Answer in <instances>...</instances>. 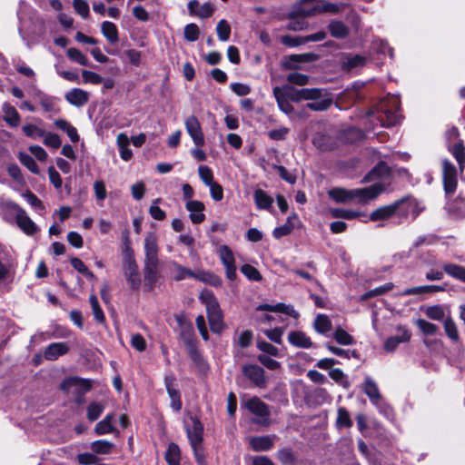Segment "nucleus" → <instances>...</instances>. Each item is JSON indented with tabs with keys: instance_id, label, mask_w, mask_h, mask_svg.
<instances>
[{
	"instance_id": "a211bd4d",
	"label": "nucleus",
	"mask_w": 465,
	"mask_h": 465,
	"mask_svg": "<svg viewBox=\"0 0 465 465\" xmlns=\"http://www.w3.org/2000/svg\"><path fill=\"white\" fill-rule=\"evenodd\" d=\"M185 207L190 213V219L193 223L198 224L204 221V204L202 202L191 200L186 203Z\"/></svg>"
},
{
	"instance_id": "f257e3e1",
	"label": "nucleus",
	"mask_w": 465,
	"mask_h": 465,
	"mask_svg": "<svg viewBox=\"0 0 465 465\" xmlns=\"http://www.w3.org/2000/svg\"><path fill=\"white\" fill-rule=\"evenodd\" d=\"M390 176L389 166L383 162L379 163L362 180L363 183L373 182L374 183L368 187L353 189L354 202L364 204L376 199L381 193L387 191V186L390 184L387 180Z\"/></svg>"
},
{
	"instance_id": "9b49d317",
	"label": "nucleus",
	"mask_w": 465,
	"mask_h": 465,
	"mask_svg": "<svg viewBox=\"0 0 465 465\" xmlns=\"http://www.w3.org/2000/svg\"><path fill=\"white\" fill-rule=\"evenodd\" d=\"M184 126L195 146L202 147L205 141L202 124L198 118L194 115L188 116L184 120Z\"/></svg>"
},
{
	"instance_id": "13d9d810",
	"label": "nucleus",
	"mask_w": 465,
	"mask_h": 465,
	"mask_svg": "<svg viewBox=\"0 0 465 465\" xmlns=\"http://www.w3.org/2000/svg\"><path fill=\"white\" fill-rule=\"evenodd\" d=\"M415 323L419 330L425 335H434L438 331V327L435 324L424 319H418Z\"/></svg>"
},
{
	"instance_id": "de8ad7c7",
	"label": "nucleus",
	"mask_w": 465,
	"mask_h": 465,
	"mask_svg": "<svg viewBox=\"0 0 465 465\" xmlns=\"http://www.w3.org/2000/svg\"><path fill=\"white\" fill-rule=\"evenodd\" d=\"M19 161L23 165H25L31 173L35 174H39L40 169L36 163V162L34 160V158L25 153H19Z\"/></svg>"
},
{
	"instance_id": "2f4dec72",
	"label": "nucleus",
	"mask_w": 465,
	"mask_h": 465,
	"mask_svg": "<svg viewBox=\"0 0 465 465\" xmlns=\"http://www.w3.org/2000/svg\"><path fill=\"white\" fill-rule=\"evenodd\" d=\"M273 95L276 99L279 109L288 116L292 117L294 114V108L290 104V101L282 94L279 86L273 88Z\"/></svg>"
},
{
	"instance_id": "423d86ee",
	"label": "nucleus",
	"mask_w": 465,
	"mask_h": 465,
	"mask_svg": "<svg viewBox=\"0 0 465 465\" xmlns=\"http://www.w3.org/2000/svg\"><path fill=\"white\" fill-rule=\"evenodd\" d=\"M123 255V272L126 279L127 283L133 290H137L141 286V276L138 265L134 259L133 249L129 244H126L122 252Z\"/></svg>"
},
{
	"instance_id": "cd10ccee",
	"label": "nucleus",
	"mask_w": 465,
	"mask_h": 465,
	"mask_svg": "<svg viewBox=\"0 0 465 465\" xmlns=\"http://www.w3.org/2000/svg\"><path fill=\"white\" fill-rule=\"evenodd\" d=\"M54 124L57 129L65 133L72 143H77L80 140L76 128L65 119H57L54 122Z\"/></svg>"
},
{
	"instance_id": "6e6d98bb",
	"label": "nucleus",
	"mask_w": 465,
	"mask_h": 465,
	"mask_svg": "<svg viewBox=\"0 0 465 465\" xmlns=\"http://www.w3.org/2000/svg\"><path fill=\"white\" fill-rule=\"evenodd\" d=\"M331 214L333 218H342L346 220H352L361 215V213L353 211V210H346V209H331Z\"/></svg>"
},
{
	"instance_id": "4be33fe9",
	"label": "nucleus",
	"mask_w": 465,
	"mask_h": 465,
	"mask_svg": "<svg viewBox=\"0 0 465 465\" xmlns=\"http://www.w3.org/2000/svg\"><path fill=\"white\" fill-rule=\"evenodd\" d=\"M399 334L390 337L384 343V348L388 351H393L400 343L407 342L411 339V332L405 328H399Z\"/></svg>"
},
{
	"instance_id": "412c9836",
	"label": "nucleus",
	"mask_w": 465,
	"mask_h": 465,
	"mask_svg": "<svg viewBox=\"0 0 465 465\" xmlns=\"http://www.w3.org/2000/svg\"><path fill=\"white\" fill-rule=\"evenodd\" d=\"M68 351L69 346L65 342H54L46 347L44 356L47 361H55Z\"/></svg>"
},
{
	"instance_id": "c85d7f7f",
	"label": "nucleus",
	"mask_w": 465,
	"mask_h": 465,
	"mask_svg": "<svg viewBox=\"0 0 465 465\" xmlns=\"http://www.w3.org/2000/svg\"><path fill=\"white\" fill-rule=\"evenodd\" d=\"M116 143L119 148L120 156L124 161H129L133 157V152L129 148L130 139L126 134L121 133L117 135Z\"/></svg>"
},
{
	"instance_id": "a878e982",
	"label": "nucleus",
	"mask_w": 465,
	"mask_h": 465,
	"mask_svg": "<svg viewBox=\"0 0 465 465\" xmlns=\"http://www.w3.org/2000/svg\"><path fill=\"white\" fill-rule=\"evenodd\" d=\"M188 8L192 14L201 18L210 17L214 11V7L211 3H204L199 5L196 0L191 1L188 5Z\"/></svg>"
},
{
	"instance_id": "052dcab7",
	"label": "nucleus",
	"mask_w": 465,
	"mask_h": 465,
	"mask_svg": "<svg viewBox=\"0 0 465 465\" xmlns=\"http://www.w3.org/2000/svg\"><path fill=\"white\" fill-rule=\"evenodd\" d=\"M336 425L339 428L345 427L350 428L352 426L349 412L344 408L338 409V416L336 420Z\"/></svg>"
},
{
	"instance_id": "a19ab883",
	"label": "nucleus",
	"mask_w": 465,
	"mask_h": 465,
	"mask_svg": "<svg viewBox=\"0 0 465 465\" xmlns=\"http://www.w3.org/2000/svg\"><path fill=\"white\" fill-rule=\"evenodd\" d=\"M101 31L103 35L112 44L118 42V30L116 25L110 22L104 21L102 23Z\"/></svg>"
},
{
	"instance_id": "20e7f679",
	"label": "nucleus",
	"mask_w": 465,
	"mask_h": 465,
	"mask_svg": "<svg viewBox=\"0 0 465 465\" xmlns=\"http://www.w3.org/2000/svg\"><path fill=\"white\" fill-rule=\"evenodd\" d=\"M415 203L411 200H400L391 204L377 208L369 216L372 222H384L394 216H407L413 212Z\"/></svg>"
},
{
	"instance_id": "4c0bfd02",
	"label": "nucleus",
	"mask_w": 465,
	"mask_h": 465,
	"mask_svg": "<svg viewBox=\"0 0 465 465\" xmlns=\"http://www.w3.org/2000/svg\"><path fill=\"white\" fill-rule=\"evenodd\" d=\"M444 272L450 277L465 282V267L455 263H444L442 265Z\"/></svg>"
},
{
	"instance_id": "bb28decb",
	"label": "nucleus",
	"mask_w": 465,
	"mask_h": 465,
	"mask_svg": "<svg viewBox=\"0 0 465 465\" xmlns=\"http://www.w3.org/2000/svg\"><path fill=\"white\" fill-rule=\"evenodd\" d=\"M144 260H159L157 237L153 232L149 233L144 239Z\"/></svg>"
},
{
	"instance_id": "4d7b16f0",
	"label": "nucleus",
	"mask_w": 465,
	"mask_h": 465,
	"mask_svg": "<svg viewBox=\"0 0 465 465\" xmlns=\"http://www.w3.org/2000/svg\"><path fill=\"white\" fill-rule=\"evenodd\" d=\"M329 29L331 35L337 38H342L348 35V28L341 22H331L329 25Z\"/></svg>"
},
{
	"instance_id": "2eb2a0df",
	"label": "nucleus",
	"mask_w": 465,
	"mask_h": 465,
	"mask_svg": "<svg viewBox=\"0 0 465 465\" xmlns=\"http://www.w3.org/2000/svg\"><path fill=\"white\" fill-rule=\"evenodd\" d=\"M23 211L24 209L15 202L5 198H0V213L5 221H15Z\"/></svg>"
},
{
	"instance_id": "864d4df0",
	"label": "nucleus",
	"mask_w": 465,
	"mask_h": 465,
	"mask_svg": "<svg viewBox=\"0 0 465 465\" xmlns=\"http://www.w3.org/2000/svg\"><path fill=\"white\" fill-rule=\"evenodd\" d=\"M23 132L27 137L32 139L42 138L45 135V130L33 124L24 125Z\"/></svg>"
},
{
	"instance_id": "5fc2aeb1",
	"label": "nucleus",
	"mask_w": 465,
	"mask_h": 465,
	"mask_svg": "<svg viewBox=\"0 0 465 465\" xmlns=\"http://www.w3.org/2000/svg\"><path fill=\"white\" fill-rule=\"evenodd\" d=\"M89 302H90L91 308H92L93 314H94L95 321L100 323L104 322V314L102 308L100 307V304H99V302H98L96 296L94 294L90 295Z\"/></svg>"
},
{
	"instance_id": "f704fd0d",
	"label": "nucleus",
	"mask_w": 465,
	"mask_h": 465,
	"mask_svg": "<svg viewBox=\"0 0 465 465\" xmlns=\"http://www.w3.org/2000/svg\"><path fill=\"white\" fill-rule=\"evenodd\" d=\"M314 330L320 334H326L331 328V321L326 314H317L313 322Z\"/></svg>"
},
{
	"instance_id": "9d476101",
	"label": "nucleus",
	"mask_w": 465,
	"mask_h": 465,
	"mask_svg": "<svg viewBox=\"0 0 465 465\" xmlns=\"http://www.w3.org/2000/svg\"><path fill=\"white\" fill-rule=\"evenodd\" d=\"M217 253L225 268L226 277L230 281H234L237 278V267L233 252L229 246L223 244L218 247Z\"/></svg>"
},
{
	"instance_id": "72a5a7b5",
	"label": "nucleus",
	"mask_w": 465,
	"mask_h": 465,
	"mask_svg": "<svg viewBox=\"0 0 465 465\" xmlns=\"http://www.w3.org/2000/svg\"><path fill=\"white\" fill-rule=\"evenodd\" d=\"M62 388L64 391H69L73 388H75L77 390L87 391L91 389V383L88 380H84L80 378H69L65 380L62 383Z\"/></svg>"
},
{
	"instance_id": "aec40b11",
	"label": "nucleus",
	"mask_w": 465,
	"mask_h": 465,
	"mask_svg": "<svg viewBox=\"0 0 465 465\" xmlns=\"http://www.w3.org/2000/svg\"><path fill=\"white\" fill-rule=\"evenodd\" d=\"M289 342L297 348L309 349L313 346L311 338L303 331H292L288 334Z\"/></svg>"
},
{
	"instance_id": "5701e85b",
	"label": "nucleus",
	"mask_w": 465,
	"mask_h": 465,
	"mask_svg": "<svg viewBox=\"0 0 465 465\" xmlns=\"http://www.w3.org/2000/svg\"><path fill=\"white\" fill-rule=\"evenodd\" d=\"M329 196L337 203H350L354 202L353 189L333 188L328 192Z\"/></svg>"
},
{
	"instance_id": "774afa93",
	"label": "nucleus",
	"mask_w": 465,
	"mask_h": 465,
	"mask_svg": "<svg viewBox=\"0 0 465 465\" xmlns=\"http://www.w3.org/2000/svg\"><path fill=\"white\" fill-rule=\"evenodd\" d=\"M45 145L52 148H59L62 144L61 138L54 133H45L43 136Z\"/></svg>"
},
{
	"instance_id": "7ed1b4c3",
	"label": "nucleus",
	"mask_w": 465,
	"mask_h": 465,
	"mask_svg": "<svg viewBox=\"0 0 465 465\" xmlns=\"http://www.w3.org/2000/svg\"><path fill=\"white\" fill-rule=\"evenodd\" d=\"M400 104L401 102L398 96H387L380 103L377 112L371 114V123L382 127L397 124L401 120V114L399 113Z\"/></svg>"
},
{
	"instance_id": "f03ea898",
	"label": "nucleus",
	"mask_w": 465,
	"mask_h": 465,
	"mask_svg": "<svg viewBox=\"0 0 465 465\" xmlns=\"http://www.w3.org/2000/svg\"><path fill=\"white\" fill-rule=\"evenodd\" d=\"M340 5L331 3H323L319 0H300L290 15L288 28L293 31H300L307 26L306 17L314 16L321 13L336 14L340 11Z\"/></svg>"
},
{
	"instance_id": "bf43d9fd",
	"label": "nucleus",
	"mask_w": 465,
	"mask_h": 465,
	"mask_svg": "<svg viewBox=\"0 0 465 465\" xmlns=\"http://www.w3.org/2000/svg\"><path fill=\"white\" fill-rule=\"evenodd\" d=\"M334 339L341 345H351L355 342L353 337L341 328L335 331Z\"/></svg>"
},
{
	"instance_id": "dca6fc26",
	"label": "nucleus",
	"mask_w": 465,
	"mask_h": 465,
	"mask_svg": "<svg viewBox=\"0 0 465 465\" xmlns=\"http://www.w3.org/2000/svg\"><path fill=\"white\" fill-rule=\"evenodd\" d=\"M203 429L198 419L190 417L186 423V433L191 446L202 444Z\"/></svg>"
},
{
	"instance_id": "39448f33",
	"label": "nucleus",
	"mask_w": 465,
	"mask_h": 465,
	"mask_svg": "<svg viewBox=\"0 0 465 465\" xmlns=\"http://www.w3.org/2000/svg\"><path fill=\"white\" fill-rule=\"evenodd\" d=\"M199 299L205 305L211 330L213 332H221L223 329V312L213 292L210 290H203Z\"/></svg>"
},
{
	"instance_id": "e2e57ef3",
	"label": "nucleus",
	"mask_w": 465,
	"mask_h": 465,
	"mask_svg": "<svg viewBox=\"0 0 465 465\" xmlns=\"http://www.w3.org/2000/svg\"><path fill=\"white\" fill-rule=\"evenodd\" d=\"M198 173L201 180L205 185L208 186L214 182L213 171L209 166L200 165L198 167Z\"/></svg>"
},
{
	"instance_id": "1a4fd4ad",
	"label": "nucleus",
	"mask_w": 465,
	"mask_h": 465,
	"mask_svg": "<svg viewBox=\"0 0 465 465\" xmlns=\"http://www.w3.org/2000/svg\"><path fill=\"white\" fill-rule=\"evenodd\" d=\"M242 407L255 416L254 422L259 425L270 424V410L268 405L258 397L242 401Z\"/></svg>"
},
{
	"instance_id": "f8f14e48",
	"label": "nucleus",
	"mask_w": 465,
	"mask_h": 465,
	"mask_svg": "<svg viewBox=\"0 0 465 465\" xmlns=\"http://www.w3.org/2000/svg\"><path fill=\"white\" fill-rule=\"evenodd\" d=\"M164 385L171 400L170 407L173 411L179 412L182 410L183 403L175 377L173 375H166L164 377Z\"/></svg>"
},
{
	"instance_id": "79ce46f5",
	"label": "nucleus",
	"mask_w": 465,
	"mask_h": 465,
	"mask_svg": "<svg viewBox=\"0 0 465 465\" xmlns=\"http://www.w3.org/2000/svg\"><path fill=\"white\" fill-rule=\"evenodd\" d=\"M23 197L40 215H44L45 213V207L42 201L32 192L26 191L23 193Z\"/></svg>"
},
{
	"instance_id": "393cba45",
	"label": "nucleus",
	"mask_w": 465,
	"mask_h": 465,
	"mask_svg": "<svg viewBox=\"0 0 465 465\" xmlns=\"http://www.w3.org/2000/svg\"><path fill=\"white\" fill-rule=\"evenodd\" d=\"M274 436H258L250 439L249 443L255 451H266L272 448Z\"/></svg>"
},
{
	"instance_id": "c756f323",
	"label": "nucleus",
	"mask_w": 465,
	"mask_h": 465,
	"mask_svg": "<svg viewBox=\"0 0 465 465\" xmlns=\"http://www.w3.org/2000/svg\"><path fill=\"white\" fill-rule=\"evenodd\" d=\"M253 199L256 207L260 210H270L273 203V199L262 189L254 191Z\"/></svg>"
},
{
	"instance_id": "ea45409f",
	"label": "nucleus",
	"mask_w": 465,
	"mask_h": 465,
	"mask_svg": "<svg viewBox=\"0 0 465 465\" xmlns=\"http://www.w3.org/2000/svg\"><path fill=\"white\" fill-rule=\"evenodd\" d=\"M425 315L433 321H444L446 317V308L443 305H431L423 309Z\"/></svg>"
},
{
	"instance_id": "680f3d73",
	"label": "nucleus",
	"mask_w": 465,
	"mask_h": 465,
	"mask_svg": "<svg viewBox=\"0 0 465 465\" xmlns=\"http://www.w3.org/2000/svg\"><path fill=\"white\" fill-rule=\"evenodd\" d=\"M366 59L363 56L355 54L349 55L346 58V61L343 63V65L346 69L351 70L353 68L361 67L365 64Z\"/></svg>"
},
{
	"instance_id": "7c9ffc66",
	"label": "nucleus",
	"mask_w": 465,
	"mask_h": 465,
	"mask_svg": "<svg viewBox=\"0 0 465 465\" xmlns=\"http://www.w3.org/2000/svg\"><path fill=\"white\" fill-rule=\"evenodd\" d=\"M282 94L288 99L295 103H299L305 100V88L295 89L291 85H284L280 87Z\"/></svg>"
},
{
	"instance_id": "0e129e2a",
	"label": "nucleus",
	"mask_w": 465,
	"mask_h": 465,
	"mask_svg": "<svg viewBox=\"0 0 465 465\" xmlns=\"http://www.w3.org/2000/svg\"><path fill=\"white\" fill-rule=\"evenodd\" d=\"M71 265L74 267V269H75L77 272H79L85 277L89 279L94 278V273L85 266L83 261L80 260L79 258H72Z\"/></svg>"
},
{
	"instance_id": "e433bc0d",
	"label": "nucleus",
	"mask_w": 465,
	"mask_h": 465,
	"mask_svg": "<svg viewBox=\"0 0 465 465\" xmlns=\"http://www.w3.org/2000/svg\"><path fill=\"white\" fill-rule=\"evenodd\" d=\"M38 103L41 104L45 112L56 113L58 108L56 106V98L45 94L41 92L35 95Z\"/></svg>"
},
{
	"instance_id": "b1692460",
	"label": "nucleus",
	"mask_w": 465,
	"mask_h": 465,
	"mask_svg": "<svg viewBox=\"0 0 465 465\" xmlns=\"http://www.w3.org/2000/svg\"><path fill=\"white\" fill-rule=\"evenodd\" d=\"M16 225L27 235H33L38 231V227L24 210L15 219Z\"/></svg>"
},
{
	"instance_id": "37998d69",
	"label": "nucleus",
	"mask_w": 465,
	"mask_h": 465,
	"mask_svg": "<svg viewBox=\"0 0 465 465\" xmlns=\"http://www.w3.org/2000/svg\"><path fill=\"white\" fill-rule=\"evenodd\" d=\"M171 272L173 278L176 281L183 280L186 277H194V272L174 262L171 263Z\"/></svg>"
},
{
	"instance_id": "69168bd1",
	"label": "nucleus",
	"mask_w": 465,
	"mask_h": 465,
	"mask_svg": "<svg viewBox=\"0 0 465 465\" xmlns=\"http://www.w3.org/2000/svg\"><path fill=\"white\" fill-rule=\"evenodd\" d=\"M329 375L334 381L341 384L343 388H348L350 386L347 377L341 369L331 370Z\"/></svg>"
},
{
	"instance_id": "4468645a",
	"label": "nucleus",
	"mask_w": 465,
	"mask_h": 465,
	"mask_svg": "<svg viewBox=\"0 0 465 465\" xmlns=\"http://www.w3.org/2000/svg\"><path fill=\"white\" fill-rule=\"evenodd\" d=\"M443 167V184L446 193H452L457 186L456 168L449 161L442 162Z\"/></svg>"
},
{
	"instance_id": "6ab92c4d",
	"label": "nucleus",
	"mask_w": 465,
	"mask_h": 465,
	"mask_svg": "<svg viewBox=\"0 0 465 465\" xmlns=\"http://www.w3.org/2000/svg\"><path fill=\"white\" fill-rule=\"evenodd\" d=\"M64 99L76 107L84 106L89 100V94L80 88H74L64 94Z\"/></svg>"
},
{
	"instance_id": "58836bf2",
	"label": "nucleus",
	"mask_w": 465,
	"mask_h": 465,
	"mask_svg": "<svg viewBox=\"0 0 465 465\" xmlns=\"http://www.w3.org/2000/svg\"><path fill=\"white\" fill-rule=\"evenodd\" d=\"M164 458L168 465H180L181 450L176 443H169L164 454Z\"/></svg>"
},
{
	"instance_id": "a18cd8bd",
	"label": "nucleus",
	"mask_w": 465,
	"mask_h": 465,
	"mask_svg": "<svg viewBox=\"0 0 465 465\" xmlns=\"http://www.w3.org/2000/svg\"><path fill=\"white\" fill-rule=\"evenodd\" d=\"M193 278L216 287L222 284L221 278L210 272H199L197 274L194 273Z\"/></svg>"
},
{
	"instance_id": "f3484780",
	"label": "nucleus",
	"mask_w": 465,
	"mask_h": 465,
	"mask_svg": "<svg viewBox=\"0 0 465 465\" xmlns=\"http://www.w3.org/2000/svg\"><path fill=\"white\" fill-rule=\"evenodd\" d=\"M242 373L256 386L260 388L265 387L266 379L264 371L258 365H244L242 367Z\"/></svg>"
},
{
	"instance_id": "6e6552de",
	"label": "nucleus",
	"mask_w": 465,
	"mask_h": 465,
	"mask_svg": "<svg viewBox=\"0 0 465 465\" xmlns=\"http://www.w3.org/2000/svg\"><path fill=\"white\" fill-rule=\"evenodd\" d=\"M362 389L365 394L369 397L371 402L376 406L381 413L387 418L391 416L392 411L390 406L383 401L381 394L380 393L377 383L374 380L369 376L365 378Z\"/></svg>"
},
{
	"instance_id": "c03bdc74",
	"label": "nucleus",
	"mask_w": 465,
	"mask_h": 465,
	"mask_svg": "<svg viewBox=\"0 0 465 465\" xmlns=\"http://www.w3.org/2000/svg\"><path fill=\"white\" fill-rule=\"evenodd\" d=\"M114 447V443L104 440H95L91 444L92 450L96 454H110Z\"/></svg>"
},
{
	"instance_id": "49530a36",
	"label": "nucleus",
	"mask_w": 465,
	"mask_h": 465,
	"mask_svg": "<svg viewBox=\"0 0 465 465\" xmlns=\"http://www.w3.org/2000/svg\"><path fill=\"white\" fill-rule=\"evenodd\" d=\"M444 331L446 335L452 341H458L460 339L459 331L456 323L450 317H447L443 322Z\"/></svg>"
},
{
	"instance_id": "ddd939ff",
	"label": "nucleus",
	"mask_w": 465,
	"mask_h": 465,
	"mask_svg": "<svg viewBox=\"0 0 465 465\" xmlns=\"http://www.w3.org/2000/svg\"><path fill=\"white\" fill-rule=\"evenodd\" d=\"M159 260H144L143 275L144 286L151 291L158 280Z\"/></svg>"
},
{
	"instance_id": "473e14b6",
	"label": "nucleus",
	"mask_w": 465,
	"mask_h": 465,
	"mask_svg": "<svg viewBox=\"0 0 465 465\" xmlns=\"http://www.w3.org/2000/svg\"><path fill=\"white\" fill-rule=\"evenodd\" d=\"M114 414H107L101 421H99L94 428V432L97 435H104L114 431Z\"/></svg>"
},
{
	"instance_id": "3c124183",
	"label": "nucleus",
	"mask_w": 465,
	"mask_h": 465,
	"mask_svg": "<svg viewBox=\"0 0 465 465\" xmlns=\"http://www.w3.org/2000/svg\"><path fill=\"white\" fill-rule=\"evenodd\" d=\"M105 406L102 402H91L87 407V418L94 421L99 418L104 411Z\"/></svg>"
},
{
	"instance_id": "603ef678",
	"label": "nucleus",
	"mask_w": 465,
	"mask_h": 465,
	"mask_svg": "<svg viewBox=\"0 0 465 465\" xmlns=\"http://www.w3.org/2000/svg\"><path fill=\"white\" fill-rule=\"evenodd\" d=\"M241 272L250 281L260 282L262 279L260 272L251 264H243L241 267Z\"/></svg>"
},
{
	"instance_id": "c9c22d12",
	"label": "nucleus",
	"mask_w": 465,
	"mask_h": 465,
	"mask_svg": "<svg viewBox=\"0 0 465 465\" xmlns=\"http://www.w3.org/2000/svg\"><path fill=\"white\" fill-rule=\"evenodd\" d=\"M4 119L12 127L18 126L20 124V115L16 109L11 104L5 103L3 104Z\"/></svg>"
},
{
	"instance_id": "8fccbe9b",
	"label": "nucleus",
	"mask_w": 465,
	"mask_h": 465,
	"mask_svg": "<svg viewBox=\"0 0 465 465\" xmlns=\"http://www.w3.org/2000/svg\"><path fill=\"white\" fill-rule=\"evenodd\" d=\"M392 288H393V283L387 282L384 285L374 288V289L365 292L364 294L361 295V300L365 301V300H368V299L375 297V296L382 295L385 292L392 290Z\"/></svg>"
},
{
	"instance_id": "0eeeda50",
	"label": "nucleus",
	"mask_w": 465,
	"mask_h": 465,
	"mask_svg": "<svg viewBox=\"0 0 465 465\" xmlns=\"http://www.w3.org/2000/svg\"><path fill=\"white\" fill-rule=\"evenodd\" d=\"M304 94V101H309L306 107L312 111H325L332 104V96L327 89L305 88Z\"/></svg>"
},
{
	"instance_id": "09e8293b",
	"label": "nucleus",
	"mask_w": 465,
	"mask_h": 465,
	"mask_svg": "<svg viewBox=\"0 0 465 465\" xmlns=\"http://www.w3.org/2000/svg\"><path fill=\"white\" fill-rule=\"evenodd\" d=\"M217 35L220 41L226 42L231 35V25L225 19L218 22L216 26Z\"/></svg>"
},
{
	"instance_id": "338daca9",
	"label": "nucleus",
	"mask_w": 465,
	"mask_h": 465,
	"mask_svg": "<svg viewBox=\"0 0 465 465\" xmlns=\"http://www.w3.org/2000/svg\"><path fill=\"white\" fill-rule=\"evenodd\" d=\"M67 56L81 65H88L87 57L76 48H69Z\"/></svg>"
}]
</instances>
